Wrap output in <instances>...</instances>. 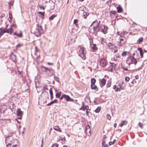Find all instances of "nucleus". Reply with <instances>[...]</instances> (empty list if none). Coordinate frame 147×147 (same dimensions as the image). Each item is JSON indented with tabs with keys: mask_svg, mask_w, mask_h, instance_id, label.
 Wrapping results in <instances>:
<instances>
[{
	"mask_svg": "<svg viewBox=\"0 0 147 147\" xmlns=\"http://www.w3.org/2000/svg\"><path fill=\"white\" fill-rule=\"evenodd\" d=\"M43 140H42V144L41 145V147H42L43 146Z\"/></svg>",
	"mask_w": 147,
	"mask_h": 147,
	"instance_id": "63",
	"label": "nucleus"
},
{
	"mask_svg": "<svg viewBox=\"0 0 147 147\" xmlns=\"http://www.w3.org/2000/svg\"><path fill=\"white\" fill-rule=\"evenodd\" d=\"M119 39L120 41L118 42L117 45L118 46H121L125 43V40L124 38H121Z\"/></svg>",
	"mask_w": 147,
	"mask_h": 147,
	"instance_id": "11",
	"label": "nucleus"
},
{
	"mask_svg": "<svg viewBox=\"0 0 147 147\" xmlns=\"http://www.w3.org/2000/svg\"><path fill=\"white\" fill-rule=\"evenodd\" d=\"M4 29H2L1 30V32H0V35H3V34L5 33H6V32L5 31Z\"/></svg>",
	"mask_w": 147,
	"mask_h": 147,
	"instance_id": "36",
	"label": "nucleus"
},
{
	"mask_svg": "<svg viewBox=\"0 0 147 147\" xmlns=\"http://www.w3.org/2000/svg\"><path fill=\"white\" fill-rule=\"evenodd\" d=\"M125 80L126 82H128L129 81V77H126L125 78Z\"/></svg>",
	"mask_w": 147,
	"mask_h": 147,
	"instance_id": "54",
	"label": "nucleus"
},
{
	"mask_svg": "<svg viewBox=\"0 0 147 147\" xmlns=\"http://www.w3.org/2000/svg\"><path fill=\"white\" fill-rule=\"evenodd\" d=\"M61 91L55 94L56 97L57 98H59L61 95Z\"/></svg>",
	"mask_w": 147,
	"mask_h": 147,
	"instance_id": "27",
	"label": "nucleus"
},
{
	"mask_svg": "<svg viewBox=\"0 0 147 147\" xmlns=\"http://www.w3.org/2000/svg\"><path fill=\"white\" fill-rule=\"evenodd\" d=\"M102 147H108V146L107 144L106 143L105 141L104 140L102 141Z\"/></svg>",
	"mask_w": 147,
	"mask_h": 147,
	"instance_id": "26",
	"label": "nucleus"
},
{
	"mask_svg": "<svg viewBox=\"0 0 147 147\" xmlns=\"http://www.w3.org/2000/svg\"><path fill=\"white\" fill-rule=\"evenodd\" d=\"M17 115L18 116V118L20 119L21 118V117L22 115V112L21 111L20 109H18L17 111Z\"/></svg>",
	"mask_w": 147,
	"mask_h": 147,
	"instance_id": "12",
	"label": "nucleus"
},
{
	"mask_svg": "<svg viewBox=\"0 0 147 147\" xmlns=\"http://www.w3.org/2000/svg\"><path fill=\"white\" fill-rule=\"evenodd\" d=\"M117 11L118 13H121L123 11L122 8L121 6H119L117 7Z\"/></svg>",
	"mask_w": 147,
	"mask_h": 147,
	"instance_id": "25",
	"label": "nucleus"
},
{
	"mask_svg": "<svg viewBox=\"0 0 147 147\" xmlns=\"http://www.w3.org/2000/svg\"><path fill=\"white\" fill-rule=\"evenodd\" d=\"M116 141V140H114L113 142H109V146H111L112 144H113Z\"/></svg>",
	"mask_w": 147,
	"mask_h": 147,
	"instance_id": "38",
	"label": "nucleus"
},
{
	"mask_svg": "<svg viewBox=\"0 0 147 147\" xmlns=\"http://www.w3.org/2000/svg\"><path fill=\"white\" fill-rule=\"evenodd\" d=\"M96 80L95 79H94V78H92L91 80V84H95V83L96 82Z\"/></svg>",
	"mask_w": 147,
	"mask_h": 147,
	"instance_id": "37",
	"label": "nucleus"
},
{
	"mask_svg": "<svg viewBox=\"0 0 147 147\" xmlns=\"http://www.w3.org/2000/svg\"><path fill=\"white\" fill-rule=\"evenodd\" d=\"M46 6L48 9L49 10H53L55 8V3L51 0Z\"/></svg>",
	"mask_w": 147,
	"mask_h": 147,
	"instance_id": "6",
	"label": "nucleus"
},
{
	"mask_svg": "<svg viewBox=\"0 0 147 147\" xmlns=\"http://www.w3.org/2000/svg\"><path fill=\"white\" fill-rule=\"evenodd\" d=\"M5 141L6 145L8 147H9V146L10 147H15L17 146L16 144H13L14 141H15V140H13L11 136H9L6 137Z\"/></svg>",
	"mask_w": 147,
	"mask_h": 147,
	"instance_id": "2",
	"label": "nucleus"
},
{
	"mask_svg": "<svg viewBox=\"0 0 147 147\" xmlns=\"http://www.w3.org/2000/svg\"><path fill=\"white\" fill-rule=\"evenodd\" d=\"M64 98L66 100V101L73 102L74 99H71L68 95L63 94Z\"/></svg>",
	"mask_w": 147,
	"mask_h": 147,
	"instance_id": "14",
	"label": "nucleus"
},
{
	"mask_svg": "<svg viewBox=\"0 0 147 147\" xmlns=\"http://www.w3.org/2000/svg\"><path fill=\"white\" fill-rule=\"evenodd\" d=\"M138 50L140 51V56L142 57H143V52L142 48H138Z\"/></svg>",
	"mask_w": 147,
	"mask_h": 147,
	"instance_id": "24",
	"label": "nucleus"
},
{
	"mask_svg": "<svg viewBox=\"0 0 147 147\" xmlns=\"http://www.w3.org/2000/svg\"><path fill=\"white\" fill-rule=\"evenodd\" d=\"M129 59H130L131 61L129 63V65L130 64L134 63V64L136 65L137 63V61L136 59H135L133 56H131L130 55H129Z\"/></svg>",
	"mask_w": 147,
	"mask_h": 147,
	"instance_id": "10",
	"label": "nucleus"
},
{
	"mask_svg": "<svg viewBox=\"0 0 147 147\" xmlns=\"http://www.w3.org/2000/svg\"><path fill=\"white\" fill-rule=\"evenodd\" d=\"M132 25H133V26L134 27H135V26H136L137 25V24H136L135 23H133L132 24Z\"/></svg>",
	"mask_w": 147,
	"mask_h": 147,
	"instance_id": "60",
	"label": "nucleus"
},
{
	"mask_svg": "<svg viewBox=\"0 0 147 147\" xmlns=\"http://www.w3.org/2000/svg\"><path fill=\"white\" fill-rule=\"evenodd\" d=\"M128 123V121H123L120 124L119 126L122 127L123 125H126Z\"/></svg>",
	"mask_w": 147,
	"mask_h": 147,
	"instance_id": "17",
	"label": "nucleus"
},
{
	"mask_svg": "<svg viewBox=\"0 0 147 147\" xmlns=\"http://www.w3.org/2000/svg\"><path fill=\"white\" fill-rule=\"evenodd\" d=\"M63 98H64L63 94H62L61 97H60V100H62Z\"/></svg>",
	"mask_w": 147,
	"mask_h": 147,
	"instance_id": "58",
	"label": "nucleus"
},
{
	"mask_svg": "<svg viewBox=\"0 0 147 147\" xmlns=\"http://www.w3.org/2000/svg\"><path fill=\"white\" fill-rule=\"evenodd\" d=\"M101 31L104 34H105L107 32L108 28L106 26L104 25H101L100 26Z\"/></svg>",
	"mask_w": 147,
	"mask_h": 147,
	"instance_id": "9",
	"label": "nucleus"
},
{
	"mask_svg": "<svg viewBox=\"0 0 147 147\" xmlns=\"http://www.w3.org/2000/svg\"><path fill=\"white\" fill-rule=\"evenodd\" d=\"M121 91V89L120 88H117L115 90V91L116 92L117 91Z\"/></svg>",
	"mask_w": 147,
	"mask_h": 147,
	"instance_id": "52",
	"label": "nucleus"
},
{
	"mask_svg": "<svg viewBox=\"0 0 147 147\" xmlns=\"http://www.w3.org/2000/svg\"><path fill=\"white\" fill-rule=\"evenodd\" d=\"M101 43L102 44H104L105 43H106V39L102 37L101 38Z\"/></svg>",
	"mask_w": 147,
	"mask_h": 147,
	"instance_id": "32",
	"label": "nucleus"
},
{
	"mask_svg": "<svg viewBox=\"0 0 147 147\" xmlns=\"http://www.w3.org/2000/svg\"><path fill=\"white\" fill-rule=\"evenodd\" d=\"M96 28H94V27H93L92 28H91L90 27L89 28V32L92 34H93L94 33H95V29Z\"/></svg>",
	"mask_w": 147,
	"mask_h": 147,
	"instance_id": "18",
	"label": "nucleus"
},
{
	"mask_svg": "<svg viewBox=\"0 0 147 147\" xmlns=\"http://www.w3.org/2000/svg\"><path fill=\"white\" fill-rule=\"evenodd\" d=\"M84 107L85 110H86V111L88 110V109H89V107L88 106H86Z\"/></svg>",
	"mask_w": 147,
	"mask_h": 147,
	"instance_id": "56",
	"label": "nucleus"
},
{
	"mask_svg": "<svg viewBox=\"0 0 147 147\" xmlns=\"http://www.w3.org/2000/svg\"><path fill=\"white\" fill-rule=\"evenodd\" d=\"M49 91V93L50 95V99L51 100H52L53 99V94L52 90V89L51 88H50Z\"/></svg>",
	"mask_w": 147,
	"mask_h": 147,
	"instance_id": "22",
	"label": "nucleus"
},
{
	"mask_svg": "<svg viewBox=\"0 0 147 147\" xmlns=\"http://www.w3.org/2000/svg\"><path fill=\"white\" fill-rule=\"evenodd\" d=\"M86 9V7L84 5L80 7L79 9L80 11H84Z\"/></svg>",
	"mask_w": 147,
	"mask_h": 147,
	"instance_id": "30",
	"label": "nucleus"
},
{
	"mask_svg": "<svg viewBox=\"0 0 147 147\" xmlns=\"http://www.w3.org/2000/svg\"><path fill=\"white\" fill-rule=\"evenodd\" d=\"M57 100L56 99H55L51 101L50 103L47 105V106H49L50 105L56 103L57 102Z\"/></svg>",
	"mask_w": 147,
	"mask_h": 147,
	"instance_id": "19",
	"label": "nucleus"
},
{
	"mask_svg": "<svg viewBox=\"0 0 147 147\" xmlns=\"http://www.w3.org/2000/svg\"><path fill=\"white\" fill-rule=\"evenodd\" d=\"M51 0H42L40 2V4H38L40 8L41 9L44 10L48 4Z\"/></svg>",
	"mask_w": 147,
	"mask_h": 147,
	"instance_id": "5",
	"label": "nucleus"
},
{
	"mask_svg": "<svg viewBox=\"0 0 147 147\" xmlns=\"http://www.w3.org/2000/svg\"><path fill=\"white\" fill-rule=\"evenodd\" d=\"M106 117L109 120H110L111 118V117L109 114H106Z\"/></svg>",
	"mask_w": 147,
	"mask_h": 147,
	"instance_id": "41",
	"label": "nucleus"
},
{
	"mask_svg": "<svg viewBox=\"0 0 147 147\" xmlns=\"http://www.w3.org/2000/svg\"><path fill=\"white\" fill-rule=\"evenodd\" d=\"M5 16V14L4 13H2L0 16V18H1Z\"/></svg>",
	"mask_w": 147,
	"mask_h": 147,
	"instance_id": "53",
	"label": "nucleus"
},
{
	"mask_svg": "<svg viewBox=\"0 0 147 147\" xmlns=\"http://www.w3.org/2000/svg\"><path fill=\"white\" fill-rule=\"evenodd\" d=\"M78 48L80 49L79 52V56L82 58L83 60H85L86 58V52L85 49L84 48L80 45L78 47Z\"/></svg>",
	"mask_w": 147,
	"mask_h": 147,
	"instance_id": "3",
	"label": "nucleus"
},
{
	"mask_svg": "<svg viewBox=\"0 0 147 147\" xmlns=\"http://www.w3.org/2000/svg\"><path fill=\"white\" fill-rule=\"evenodd\" d=\"M41 69L42 71L45 72L46 75L48 76H51L53 74V70L52 69L48 68L42 66L41 67Z\"/></svg>",
	"mask_w": 147,
	"mask_h": 147,
	"instance_id": "4",
	"label": "nucleus"
},
{
	"mask_svg": "<svg viewBox=\"0 0 147 147\" xmlns=\"http://www.w3.org/2000/svg\"><path fill=\"white\" fill-rule=\"evenodd\" d=\"M56 16H55L54 15H52V16H51L49 18V20H52L54 18H55L56 17Z\"/></svg>",
	"mask_w": 147,
	"mask_h": 147,
	"instance_id": "43",
	"label": "nucleus"
},
{
	"mask_svg": "<svg viewBox=\"0 0 147 147\" xmlns=\"http://www.w3.org/2000/svg\"><path fill=\"white\" fill-rule=\"evenodd\" d=\"M93 49L94 50H97L98 49V48L96 46V45L95 44H94L93 45L92 47Z\"/></svg>",
	"mask_w": 147,
	"mask_h": 147,
	"instance_id": "35",
	"label": "nucleus"
},
{
	"mask_svg": "<svg viewBox=\"0 0 147 147\" xmlns=\"http://www.w3.org/2000/svg\"><path fill=\"white\" fill-rule=\"evenodd\" d=\"M86 115H88L89 112H88V110L86 111Z\"/></svg>",
	"mask_w": 147,
	"mask_h": 147,
	"instance_id": "64",
	"label": "nucleus"
},
{
	"mask_svg": "<svg viewBox=\"0 0 147 147\" xmlns=\"http://www.w3.org/2000/svg\"><path fill=\"white\" fill-rule=\"evenodd\" d=\"M111 85V82L109 80L108 81L107 84V88L109 87Z\"/></svg>",
	"mask_w": 147,
	"mask_h": 147,
	"instance_id": "34",
	"label": "nucleus"
},
{
	"mask_svg": "<svg viewBox=\"0 0 147 147\" xmlns=\"http://www.w3.org/2000/svg\"><path fill=\"white\" fill-rule=\"evenodd\" d=\"M138 125L142 129L143 128V125L141 123L139 122L138 124Z\"/></svg>",
	"mask_w": 147,
	"mask_h": 147,
	"instance_id": "48",
	"label": "nucleus"
},
{
	"mask_svg": "<svg viewBox=\"0 0 147 147\" xmlns=\"http://www.w3.org/2000/svg\"><path fill=\"white\" fill-rule=\"evenodd\" d=\"M101 109V108L100 107H98L95 110V112L96 113L99 112Z\"/></svg>",
	"mask_w": 147,
	"mask_h": 147,
	"instance_id": "31",
	"label": "nucleus"
},
{
	"mask_svg": "<svg viewBox=\"0 0 147 147\" xmlns=\"http://www.w3.org/2000/svg\"><path fill=\"white\" fill-rule=\"evenodd\" d=\"M59 146V144L57 143H55L54 144H53L51 147H58Z\"/></svg>",
	"mask_w": 147,
	"mask_h": 147,
	"instance_id": "42",
	"label": "nucleus"
},
{
	"mask_svg": "<svg viewBox=\"0 0 147 147\" xmlns=\"http://www.w3.org/2000/svg\"><path fill=\"white\" fill-rule=\"evenodd\" d=\"M101 30H100V29L99 28H97L95 29V34H97L98 32L99 31Z\"/></svg>",
	"mask_w": 147,
	"mask_h": 147,
	"instance_id": "44",
	"label": "nucleus"
},
{
	"mask_svg": "<svg viewBox=\"0 0 147 147\" xmlns=\"http://www.w3.org/2000/svg\"><path fill=\"white\" fill-rule=\"evenodd\" d=\"M38 13L40 14H41L42 16H43V18L44 17V13H45L44 12H38Z\"/></svg>",
	"mask_w": 147,
	"mask_h": 147,
	"instance_id": "50",
	"label": "nucleus"
},
{
	"mask_svg": "<svg viewBox=\"0 0 147 147\" xmlns=\"http://www.w3.org/2000/svg\"><path fill=\"white\" fill-rule=\"evenodd\" d=\"M115 47L114 45L111 43H109L108 45V47L110 49H113Z\"/></svg>",
	"mask_w": 147,
	"mask_h": 147,
	"instance_id": "20",
	"label": "nucleus"
},
{
	"mask_svg": "<svg viewBox=\"0 0 147 147\" xmlns=\"http://www.w3.org/2000/svg\"><path fill=\"white\" fill-rule=\"evenodd\" d=\"M89 15V13L87 12L84 11L83 13V16L84 19H86L88 16Z\"/></svg>",
	"mask_w": 147,
	"mask_h": 147,
	"instance_id": "21",
	"label": "nucleus"
},
{
	"mask_svg": "<svg viewBox=\"0 0 147 147\" xmlns=\"http://www.w3.org/2000/svg\"><path fill=\"white\" fill-rule=\"evenodd\" d=\"M143 40V38L142 37L140 38L138 40H137V42L138 44H139L142 42Z\"/></svg>",
	"mask_w": 147,
	"mask_h": 147,
	"instance_id": "28",
	"label": "nucleus"
},
{
	"mask_svg": "<svg viewBox=\"0 0 147 147\" xmlns=\"http://www.w3.org/2000/svg\"><path fill=\"white\" fill-rule=\"evenodd\" d=\"M31 33L34 34L36 36H40V34L44 32V30L42 26L37 24L35 29H32L31 30Z\"/></svg>",
	"mask_w": 147,
	"mask_h": 147,
	"instance_id": "1",
	"label": "nucleus"
},
{
	"mask_svg": "<svg viewBox=\"0 0 147 147\" xmlns=\"http://www.w3.org/2000/svg\"><path fill=\"white\" fill-rule=\"evenodd\" d=\"M54 80L56 82H60L59 78L57 77L54 76Z\"/></svg>",
	"mask_w": 147,
	"mask_h": 147,
	"instance_id": "39",
	"label": "nucleus"
},
{
	"mask_svg": "<svg viewBox=\"0 0 147 147\" xmlns=\"http://www.w3.org/2000/svg\"><path fill=\"white\" fill-rule=\"evenodd\" d=\"M100 65L103 67L105 66L106 65V61L103 59H101L100 61Z\"/></svg>",
	"mask_w": 147,
	"mask_h": 147,
	"instance_id": "15",
	"label": "nucleus"
},
{
	"mask_svg": "<svg viewBox=\"0 0 147 147\" xmlns=\"http://www.w3.org/2000/svg\"><path fill=\"white\" fill-rule=\"evenodd\" d=\"M106 82V80L105 78L102 79L100 82V85L101 87H103L105 85Z\"/></svg>",
	"mask_w": 147,
	"mask_h": 147,
	"instance_id": "16",
	"label": "nucleus"
},
{
	"mask_svg": "<svg viewBox=\"0 0 147 147\" xmlns=\"http://www.w3.org/2000/svg\"><path fill=\"white\" fill-rule=\"evenodd\" d=\"M47 64L49 65H53V63H49V62H47Z\"/></svg>",
	"mask_w": 147,
	"mask_h": 147,
	"instance_id": "59",
	"label": "nucleus"
},
{
	"mask_svg": "<svg viewBox=\"0 0 147 147\" xmlns=\"http://www.w3.org/2000/svg\"><path fill=\"white\" fill-rule=\"evenodd\" d=\"M116 13V12L115 11H111L110 12V15L111 16H112V14H113L114 15H115Z\"/></svg>",
	"mask_w": 147,
	"mask_h": 147,
	"instance_id": "33",
	"label": "nucleus"
},
{
	"mask_svg": "<svg viewBox=\"0 0 147 147\" xmlns=\"http://www.w3.org/2000/svg\"><path fill=\"white\" fill-rule=\"evenodd\" d=\"M78 22V20L77 19H75L74 21V24L75 25L77 26H78V24H77V23Z\"/></svg>",
	"mask_w": 147,
	"mask_h": 147,
	"instance_id": "40",
	"label": "nucleus"
},
{
	"mask_svg": "<svg viewBox=\"0 0 147 147\" xmlns=\"http://www.w3.org/2000/svg\"><path fill=\"white\" fill-rule=\"evenodd\" d=\"M100 22V21L98 22L97 20H95V21L93 22L90 25V27L92 25H93V27H94V28H98V27Z\"/></svg>",
	"mask_w": 147,
	"mask_h": 147,
	"instance_id": "13",
	"label": "nucleus"
},
{
	"mask_svg": "<svg viewBox=\"0 0 147 147\" xmlns=\"http://www.w3.org/2000/svg\"><path fill=\"white\" fill-rule=\"evenodd\" d=\"M18 74H19L21 75V72L20 71H18Z\"/></svg>",
	"mask_w": 147,
	"mask_h": 147,
	"instance_id": "61",
	"label": "nucleus"
},
{
	"mask_svg": "<svg viewBox=\"0 0 147 147\" xmlns=\"http://www.w3.org/2000/svg\"><path fill=\"white\" fill-rule=\"evenodd\" d=\"M53 129L57 131L61 132V130L58 126H55L53 127Z\"/></svg>",
	"mask_w": 147,
	"mask_h": 147,
	"instance_id": "23",
	"label": "nucleus"
},
{
	"mask_svg": "<svg viewBox=\"0 0 147 147\" xmlns=\"http://www.w3.org/2000/svg\"><path fill=\"white\" fill-rule=\"evenodd\" d=\"M91 88L92 89L94 90L97 89V87L95 84H91Z\"/></svg>",
	"mask_w": 147,
	"mask_h": 147,
	"instance_id": "29",
	"label": "nucleus"
},
{
	"mask_svg": "<svg viewBox=\"0 0 147 147\" xmlns=\"http://www.w3.org/2000/svg\"><path fill=\"white\" fill-rule=\"evenodd\" d=\"M9 18L10 19V20H11L12 19V14L10 13V11L9 12Z\"/></svg>",
	"mask_w": 147,
	"mask_h": 147,
	"instance_id": "45",
	"label": "nucleus"
},
{
	"mask_svg": "<svg viewBox=\"0 0 147 147\" xmlns=\"http://www.w3.org/2000/svg\"><path fill=\"white\" fill-rule=\"evenodd\" d=\"M91 129L89 125H87L85 127V132L86 134L88 136L91 135Z\"/></svg>",
	"mask_w": 147,
	"mask_h": 147,
	"instance_id": "8",
	"label": "nucleus"
},
{
	"mask_svg": "<svg viewBox=\"0 0 147 147\" xmlns=\"http://www.w3.org/2000/svg\"><path fill=\"white\" fill-rule=\"evenodd\" d=\"M16 25L15 24H13L10 26L9 28L8 29H4L6 33H7L10 34H11L13 32V28H16Z\"/></svg>",
	"mask_w": 147,
	"mask_h": 147,
	"instance_id": "7",
	"label": "nucleus"
},
{
	"mask_svg": "<svg viewBox=\"0 0 147 147\" xmlns=\"http://www.w3.org/2000/svg\"><path fill=\"white\" fill-rule=\"evenodd\" d=\"M17 36L19 37H21L22 36V33L21 31H20V33L19 34H17Z\"/></svg>",
	"mask_w": 147,
	"mask_h": 147,
	"instance_id": "49",
	"label": "nucleus"
},
{
	"mask_svg": "<svg viewBox=\"0 0 147 147\" xmlns=\"http://www.w3.org/2000/svg\"><path fill=\"white\" fill-rule=\"evenodd\" d=\"M123 84V82H119L118 84V85L119 87L121 88L122 87V86Z\"/></svg>",
	"mask_w": 147,
	"mask_h": 147,
	"instance_id": "47",
	"label": "nucleus"
},
{
	"mask_svg": "<svg viewBox=\"0 0 147 147\" xmlns=\"http://www.w3.org/2000/svg\"><path fill=\"white\" fill-rule=\"evenodd\" d=\"M109 71H113V67L112 66L111 67V68L110 70H109Z\"/></svg>",
	"mask_w": 147,
	"mask_h": 147,
	"instance_id": "62",
	"label": "nucleus"
},
{
	"mask_svg": "<svg viewBox=\"0 0 147 147\" xmlns=\"http://www.w3.org/2000/svg\"><path fill=\"white\" fill-rule=\"evenodd\" d=\"M20 46H21V44H19L18 45H16V47L17 48H18V47H20Z\"/></svg>",
	"mask_w": 147,
	"mask_h": 147,
	"instance_id": "57",
	"label": "nucleus"
},
{
	"mask_svg": "<svg viewBox=\"0 0 147 147\" xmlns=\"http://www.w3.org/2000/svg\"><path fill=\"white\" fill-rule=\"evenodd\" d=\"M12 57H14V59H15V60H16V56L13 53H12Z\"/></svg>",
	"mask_w": 147,
	"mask_h": 147,
	"instance_id": "55",
	"label": "nucleus"
},
{
	"mask_svg": "<svg viewBox=\"0 0 147 147\" xmlns=\"http://www.w3.org/2000/svg\"><path fill=\"white\" fill-rule=\"evenodd\" d=\"M132 51H131V49L130 50V52L129 53L130 54H132L133 55V56H134L135 54V53H136V51H134V53H131Z\"/></svg>",
	"mask_w": 147,
	"mask_h": 147,
	"instance_id": "51",
	"label": "nucleus"
},
{
	"mask_svg": "<svg viewBox=\"0 0 147 147\" xmlns=\"http://www.w3.org/2000/svg\"><path fill=\"white\" fill-rule=\"evenodd\" d=\"M127 51H124L122 53V55L123 56H125L127 54Z\"/></svg>",
	"mask_w": 147,
	"mask_h": 147,
	"instance_id": "46",
	"label": "nucleus"
}]
</instances>
